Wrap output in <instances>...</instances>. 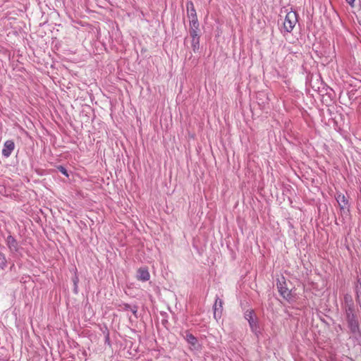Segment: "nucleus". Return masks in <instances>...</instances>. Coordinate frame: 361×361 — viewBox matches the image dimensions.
<instances>
[{
  "mask_svg": "<svg viewBox=\"0 0 361 361\" xmlns=\"http://www.w3.org/2000/svg\"><path fill=\"white\" fill-rule=\"evenodd\" d=\"M298 21V14L296 11H290L288 12L283 20V27L281 30V33L285 35L290 33Z\"/></svg>",
  "mask_w": 361,
  "mask_h": 361,
  "instance_id": "2",
  "label": "nucleus"
},
{
  "mask_svg": "<svg viewBox=\"0 0 361 361\" xmlns=\"http://www.w3.org/2000/svg\"><path fill=\"white\" fill-rule=\"evenodd\" d=\"M5 242L10 252L12 254L19 252L21 249V247L18 240L10 233H8V235L5 238Z\"/></svg>",
  "mask_w": 361,
  "mask_h": 361,
  "instance_id": "3",
  "label": "nucleus"
},
{
  "mask_svg": "<svg viewBox=\"0 0 361 361\" xmlns=\"http://www.w3.org/2000/svg\"><path fill=\"white\" fill-rule=\"evenodd\" d=\"M137 278L141 281H147L150 279L149 272L146 267H141L137 270Z\"/></svg>",
  "mask_w": 361,
  "mask_h": 361,
  "instance_id": "7",
  "label": "nucleus"
},
{
  "mask_svg": "<svg viewBox=\"0 0 361 361\" xmlns=\"http://www.w3.org/2000/svg\"><path fill=\"white\" fill-rule=\"evenodd\" d=\"M57 169H58L59 171H60L63 175L66 176V177L69 176L68 171L66 170V169L64 166H59L57 167Z\"/></svg>",
  "mask_w": 361,
  "mask_h": 361,
  "instance_id": "20",
  "label": "nucleus"
},
{
  "mask_svg": "<svg viewBox=\"0 0 361 361\" xmlns=\"http://www.w3.org/2000/svg\"><path fill=\"white\" fill-rule=\"evenodd\" d=\"M344 300H345V305L343 307L344 311L346 312V310L350 306V304L352 305L353 309H355V305L353 302L352 298L350 295L346 294L344 296Z\"/></svg>",
  "mask_w": 361,
  "mask_h": 361,
  "instance_id": "12",
  "label": "nucleus"
},
{
  "mask_svg": "<svg viewBox=\"0 0 361 361\" xmlns=\"http://www.w3.org/2000/svg\"><path fill=\"white\" fill-rule=\"evenodd\" d=\"M277 288L279 289V292L280 295L286 300H288L291 298L290 291L286 286V282L284 281L277 282Z\"/></svg>",
  "mask_w": 361,
  "mask_h": 361,
  "instance_id": "5",
  "label": "nucleus"
},
{
  "mask_svg": "<svg viewBox=\"0 0 361 361\" xmlns=\"http://www.w3.org/2000/svg\"><path fill=\"white\" fill-rule=\"evenodd\" d=\"M73 285H74L73 292H74V293L77 294L78 293V283L79 282V279L77 276H75V277L73 279Z\"/></svg>",
  "mask_w": 361,
  "mask_h": 361,
  "instance_id": "18",
  "label": "nucleus"
},
{
  "mask_svg": "<svg viewBox=\"0 0 361 361\" xmlns=\"http://www.w3.org/2000/svg\"><path fill=\"white\" fill-rule=\"evenodd\" d=\"M185 339L190 345L192 346H195L197 343V338L189 332H186Z\"/></svg>",
  "mask_w": 361,
  "mask_h": 361,
  "instance_id": "10",
  "label": "nucleus"
},
{
  "mask_svg": "<svg viewBox=\"0 0 361 361\" xmlns=\"http://www.w3.org/2000/svg\"><path fill=\"white\" fill-rule=\"evenodd\" d=\"M191 46L192 50L195 52L199 49L200 39H192Z\"/></svg>",
  "mask_w": 361,
  "mask_h": 361,
  "instance_id": "16",
  "label": "nucleus"
},
{
  "mask_svg": "<svg viewBox=\"0 0 361 361\" xmlns=\"http://www.w3.org/2000/svg\"><path fill=\"white\" fill-rule=\"evenodd\" d=\"M250 327L251 329V331L256 335L258 336L260 334L259 326L258 324V322L255 321H251L249 323Z\"/></svg>",
  "mask_w": 361,
  "mask_h": 361,
  "instance_id": "11",
  "label": "nucleus"
},
{
  "mask_svg": "<svg viewBox=\"0 0 361 361\" xmlns=\"http://www.w3.org/2000/svg\"><path fill=\"white\" fill-rule=\"evenodd\" d=\"M15 148V144L13 140H6L4 144V147L2 149V155L8 158L11 156V153L14 150Z\"/></svg>",
  "mask_w": 361,
  "mask_h": 361,
  "instance_id": "6",
  "label": "nucleus"
},
{
  "mask_svg": "<svg viewBox=\"0 0 361 361\" xmlns=\"http://www.w3.org/2000/svg\"><path fill=\"white\" fill-rule=\"evenodd\" d=\"M7 267V259L3 252H0V269H4Z\"/></svg>",
  "mask_w": 361,
  "mask_h": 361,
  "instance_id": "14",
  "label": "nucleus"
},
{
  "mask_svg": "<svg viewBox=\"0 0 361 361\" xmlns=\"http://www.w3.org/2000/svg\"><path fill=\"white\" fill-rule=\"evenodd\" d=\"M245 319L250 323L251 321H255V312L253 310H247L245 313Z\"/></svg>",
  "mask_w": 361,
  "mask_h": 361,
  "instance_id": "13",
  "label": "nucleus"
},
{
  "mask_svg": "<svg viewBox=\"0 0 361 361\" xmlns=\"http://www.w3.org/2000/svg\"><path fill=\"white\" fill-rule=\"evenodd\" d=\"M199 30L190 29V35L192 39H200V36L198 35Z\"/></svg>",
  "mask_w": 361,
  "mask_h": 361,
  "instance_id": "19",
  "label": "nucleus"
},
{
  "mask_svg": "<svg viewBox=\"0 0 361 361\" xmlns=\"http://www.w3.org/2000/svg\"><path fill=\"white\" fill-rule=\"evenodd\" d=\"M199 22L197 18L190 19V29L199 30Z\"/></svg>",
  "mask_w": 361,
  "mask_h": 361,
  "instance_id": "15",
  "label": "nucleus"
},
{
  "mask_svg": "<svg viewBox=\"0 0 361 361\" xmlns=\"http://www.w3.org/2000/svg\"><path fill=\"white\" fill-rule=\"evenodd\" d=\"M137 310H138V307L137 305H133V306H131V307L129 310L133 314V315L135 316V318H137Z\"/></svg>",
  "mask_w": 361,
  "mask_h": 361,
  "instance_id": "21",
  "label": "nucleus"
},
{
  "mask_svg": "<svg viewBox=\"0 0 361 361\" xmlns=\"http://www.w3.org/2000/svg\"><path fill=\"white\" fill-rule=\"evenodd\" d=\"M223 300L216 295L214 304L213 305L214 317L216 321H218L221 317L223 312Z\"/></svg>",
  "mask_w": 361,
  "mask_h": 361,
  "instance_id": "4",
  "label": "nucleus"
},
{
  "mask_svg": "<svg viewBox=\"0 0 361 361\" xmlns=\"http://www.w3.org/2000/svg\"><path fill=\"white\" fill-rule=\"evenodd\" d=\"M345 317L350 334L356 338L360 336L361 331L360 329L359 322L357 314H355V310L353 309L352 305L350 304L346 312H345Z\"/></svg>",
  "mask_w": 361,
  "mask_h": 361,
  "instance_id": "1",
  "label": "nucleus"
},
{
  "mask_svg": "<svg viewBox=\"0 0 361 361\" xmlns=\"http://www.w3.org/2000/svg\"><path fill=\"white\" fill-rule=\"evenodd\" d=\"M187 14L189 19L197 18L196 10L192 1L186 3Z\"/></svg>",
  "mask_w": 361,
  "mask_h": 361,
  "instance_id": "9",
  "label": "nucleus"
},
{
  "mask_svg": "<svg viewBox=\"0 0 361 361\" xmlns=\"http://www.w3.org/2000/svg\"><path fill=\"white\" fill-rule=\"evenodd\" d=\"M350 5L353 6L355 0H345Z\"/></svg>",
  "mask_w": 361,
  "mask_h": 361,
  "instance_id": "22",
  "label": "nucleus"
},
{
  "mask_svg": "<svg viewBox=\"0 0 361 361\" xmlns=\"http://www.w3.org/2000/svg\"><path fill=\"white\" fill-rule=\"evenodd\" d=\"M132 305L128 303H121L118 305L119 311H129Z\"/></svg>",
  "mask_w": 361,
  "mask_h": 361,
  "instance_id": "17",
  "label": "nucleus"
},
{
  "mask_svg": "<svg viewBox=\"0 0 361 361\" xmlns=\"http://www.w3.org/2000/svg\"><path fill=\"white\" fill-rule=\"evenodd\" d=\"M336 200L339 204L341 209H348L349 203L348 200L345 197L344 195L339 193L336 196Z\"/></svg>",
  "mask_w": 361,
  "mask_h": 361,
  "instance_id": "8",
  "label": "nucleus"
}]
</instances>
